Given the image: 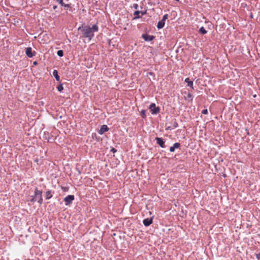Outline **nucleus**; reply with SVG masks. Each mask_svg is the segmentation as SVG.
<instances>
[{
  "label": "nucleus",
  "instance_id": "f257e3e1",
  "mask_svg": "<svg viewBox=\"0 0 260 260\" xmlns=\"http://www.w3.org/2000/svg\"><path fill=\"white\" fill-rule=\"evenodd\" d=\"M78 29L82 30L84 37L90 40L94 36V32L98 31L99 27L96 24H94L92 25V27L88 26H85L79 27Z\"/></svg>",
  "mask_w": 260,
  "mask_h": 260
},
{
  "label": "nucleus",
  "instance_id": "f03ea898",
  "mask_svg": "<svg viewBox=\"0 0 260 260\" xmlns=\"http://www.w3.org/2000/svg\"><path fill=\"white\" fill-rule=\"evenodd\" d=\"M42 194V192L36 188L35 190V197L33 198L32 200L35 201H37L40 204H41L43 201Z\"/></svg>",
  "mask_w": 260,
  "mask_h": 260
},
{
  "label": "nucleus",
  "instance_id": "7ed1b4c3",
  "mask_svg": "<svg viewBox=\"0 0 260 260\" xmlns=\"http://www.w3.org/2000/svg\"><path fill=\"white\" fill-rule=\"evenodd\" d=\"M151 113L152 114H156L159 112V108L158 107H156L155 104L154 103H152L149 107Z\"/></svg>",
  "mask_w": 260,
  "mask_h": 260
},
{
  "label": "nucleus",
  "instance_id": "20e7f679",
  "mask_svg": "<svg viewBox=\"0 0 260 260\" xmlns=\"http://www.w3.org/2000/svg\"><path fill=\"white\" fill-rule=\"evenodd\" d=\"M74 200V196L73 195H69L67 196L64 199V201L65 202L66 205H70L72 201Z\"/></svg>",
  "mask_w": 260,
  "mask_h": 260
},
{
  "label": "nucleus",
  "instance_id": "39448f33",
  "mask_svg": "<svg viewBox=\"0 0 260 260\" xmlns=\"http://www.w3.org/2000/svg\"><path fill=\"white\" fill-rule=\"evenodd\" d=\"M25 53L28 57L30 58L33 57L35 55L36 53L35 51H32V49L31 47H27L26 48Z\"/></svg>",
  "mask_w": 260,
  "mask_h": 260
},
{
  "label": "nucleus",
  "instance_id": "423d86ee",
  "mask_svg": "<svg viewBox=\"0 0 260 260\" xmlns=\"http://www.w3.org/2000/svg\"><path fill=\"white\" fill-rule=\"evenodd\" d=\"M142 38L145 41L149 42L153 40L154 37L153 36H150L145 34L142 35Z\"/></svg>",
  "mask_w": 260,
  "mask_h": 260
},
{
  "label": "nucleus",
  "instance_id": "0eeeda50",
  "mask_svg": "<svg viewBox=\"0 0 260 260\" xmlns=\"http://www.w3.org/2000/svg\"><path fill=\"white\" fill-rule=\"evenodd\" d=\"M155 140L156 141L157 144L159 145L160 147L165 148V143L161 138L156 137Z\"/></svg>",
  "mask_w": 260,
  "mask_h": 260
},
{
  "label": "nucleus",
  "instance_id": "6e6552de",
  "mask_svg": "<svg viewBox=\"0 0 260 260\" xmlns=\"http://www.w3.org/2000/svg\"><path fill=\"white\" fill-rule=\"evenodd\" d=\"M109 130V128L106 125H103L100 129L99 131V133L100 135L103 134L105 132H107Z\"/></svg>",
  "mask_w": 260,
  "mask_h": 260
},
{
  "label": "nucleus",
  "instance_id": "1a4fd4ad",
  "mask_svg": "<svg viewBox=\"0 0 260 260\" xmlns=\"http://www.w3.org/2000/svg\"><path fill=\"white\" fill-rule=\"evenodd\" d=\"M153 218L151 217L150 218H146L144 219L143 221V223L146 226H148L150 225L152 223Z\"/></svg>",
  "mask_w": 260,
  "mask_h": 260
},
{
  "label": "nucleus",
  "instance_id": "9d476101",
  "mask_svg": "<svg viewBox=\"0 0 260 260\" xmlns=\"http://www.w3.org/2000/svg\"><path fill=\"white\" fill-rule=\"evenodd\" d=\"M141 14L142 15H144V14H146V11L145 12H143V11H136L134 12V15L135 16H136L135 18L136 19H138V18H140L141 17V16H140L139 15L140 14Z\"/></svg>",
  "mask_w": 260,
  "mask_h": 260
},
{
  "label": "nucleus",
  "instance_id": "9b49d317",
  "mask_svg": "<svg viewBox=\"0 0 260 260\" xmlns=\"http://www.w3.org/2000/svg\"><path fill=\"white\" fill-rule=\"evenodd\" d=\"M180 144L179 143H175L174 144L173 146L170 148V152H174L175 151V148H178L180 146Z\"/></svg>",
  "mask_w": 260,
  "mask_h": 260
},
{
  "label": "nucleus",
  "instance_id": "f8f14e48",
  "mask_svg": "<svg viewBox=\"0 0 260 260\" xmlns=\"http://www.w3.org/2000/svg\"><path fill=\"white\" fill-rule=\"evenodd\" d=\"M165 22L161 20L157 23V27L158 29H161L164 27Z\"/></svg>",
  "mask_w": 260,
  "mask_h": 260
},
{
  "label": "nucleus",
  "instance_id": "ddd939ff",
  "mask_svg": "<svg viewBox=\"0 0 260 260\" xmlns=\"http://www.w3.org/2000/svg\"><path fill=\"white\" fill-rule=\"evenodd\" d=\"M53 75L54 76L55 79L57 81H59V80H60V77L59 76H58V72L57 70H54L53 71Z\"/></svg>",
  "mask_w": 260,
  "mask_h": 260
},
{
  "label": "nucleus",
  "instance_id": "4468645a",
  "mask_svg": "<svg viewBox=\"0 0 260 260\" xmlns=\"http://www.w3.org/2000/svg\"><path fill=\"white\" fill-rule=\"evenodd\" d=\"M185 82L187 84V86L190 87H192L193 86V82L189 80L188 78H187L185 79Z\"/></svg>",
  "mask_w": 260,
  "mask_h": 260
},
{
  "label": "nucleus",
  "instance_id": "2eb2a0df",
  "mask_svg": "<svg viewBox=\"0 0 260 260\" xmlns=\"http://www.w3.org/2000/svg\"><path fill=\"white\" fill-rule=\"evenodd\" d=\"M51 191L48 190L46 192V199H50L52 197Z\"/></svg>",
  "mask_w": 260,
  "mask_h": 260
},
{
  "label": "nucleus",
  "instance_id": "dca6fc26",
  "mask_svg": "<svg viewBox=\"0 0 260 260\" xmlns=\"http://www.w3.org/2000/svg\"><path fill=\"white\" fill-rule=\"evenodd\" d=\"M199 31L202 34H206L207 32V30L204 27H201L199 29Z\"/></svg>",
  "mask_w": 260,
  "mask_h": 260
},
{
  "label": "nucleus",
  "instance_id": "f3484780",
  "mask_svg": "<svg viewBox=\"0 0 260 260\" xmlns=\"http://www.w3.org/2000/svg\"><path fill=\"white\" fill-rule=\"evenodd\" d=\"M57 89L59 91L61 92L62 91V90L63 89V86H62V84H60L58 87H57Z\"/></svg>",
  "mask_w": 260,
  "mask_h": 260
},
{
  "label": "nucleus",
  "instance_id": "a211bd4d",
  "mask_svg": "<svg viewBox=\"0 0 260 260\" xmlns=\"http://www.w3.org/2000/svg\"><path fill=\"white\" fill-rule=\"evenodd\" d=\"M57 54L60 57L62 56L63 55V51L61 50L57 51Z\"/></svg>",
  "mask_w": 260,
  "mask_h": 260
},
{
  "label": "nucleus",
  "instance_id": "6ab92c4d",
  "mask_svg": "<svg viewBox=\"0 0 260 260\" xmlns=\"http://www.w3.org/2000/svg\"><path fill=\"white\" fill-rule=\"evenodd\" d=\"M141 114L143 118H145L146 117V111L144 110H142L141 111Z\"/></svg>",
  "mask_w": 260,
  "mask_h": 260
},
{
  "label": "nucleus",
  "instance_id": "aec40b11",
  "mask_svg": "<svg viewBox=\"0 0 260 260\" xmlns=\"http://www.w3.org/2000/svg\"><path fill=\"white\" fill-rule=\"evenodd\" d=\"M56 1L61 6H63L64 4L63 0H56Z\"/></svg>",
  "mask_w": 260,
  "mask_h": 260
},
{
  "label": "nucleus",
  "instance_id": "412c9836",
  "mask_svg": "<svg viewBox=\"0 0 260 260\" xmlns=\"http://www.w3.org/2000/svg\"><path fill=\"white\" fill-rule=\"evenodd\" d=\"M168 18V15L165 14L163 16L162 19H161L162 21H165Z\"/></svg>",
  "mask_w": 260,
  "mask_h": 260
},
{
  "label": "nucleus",
  "instance_id": "4be33fe9",
  "mask_svg": "<svg viewBox=\"0 0 260 260\" xmlns=\"http://www.w3.org/2000/svg\"><path fill=\"white\" fill-rule=\"evenodd\" d=\"M202 113L203 114H207L208 113L207 109H204L202 111Z\"/></svg>",
  "mask_w": 260,
  "mask_h": 260
},
{
  "label": "nucleus",
  "instance_id": "5701e85b",
  "mask_svg": "<svg viewBox=\"0 0 260 260\" xmlns=\"http://www.w3.org/2000/svg\"><path fill=\"white\" fill-rule=\"evenodd\" d=\"M138 5L137 4H133V8L135 9H137L138 8Z\"/></svg>",
  "mask_w": 260,
  "mask_h": 260
},
{
  "label": "nucleus",
  "instance_id": "b1692460",
  "mask_svg": "<svg viewBox=\"0 0 260 260\" xmlns=\"http://www.w3.org/2000/svg\"><path fill=\"white\" fill-rule=\"evenodd\" d=\"M63 6H64L67 9H68V8H70V6L69 4H64Z\"/></svg>",
  "mask_w": 260,
  "mask_h": 260
},
{
  "label": "nucleus",
  "instance_id": "393cba45",
  "mask_svg": "<svg viewBox=\"0 0 260 260\" xmlns=\"http://www.w3.org/2000/svg\"><path fill=\"white\" fill-rule=\"evenodd\" d=\"M178 123H177L176 122H174L173 123V126H174V127H175V128H176V127H178Z\"/></svg>",
  "mask_w": 260,
  "mask_h": 260
},
{
  "label": "nucleus",
  "instance_id": "a878e982",
  "mask_svg": "<svg viewBox=\"0 0 260 260\" xmlns=\"http://www.w3.org/2000/svg\"><path fill=\"white\" fill-rule=\"evenodd\" d=\"M256 257L258 259L260 258V252L256 254Z\"/></svg>",
  "mask_w": 260,
  "mask_h": 260
},
{
  "label": "nucleus",
  "instance_id": "bb28decb",
  "mask_svg": "<svg viewBox=\"0 0 260 260\" xmlns=\"http://www.w3.org/2000/svg\"><path fill=\"white\" fill-rule=\"evenodd\" d=\"M111 151H113V152H115L116 151V150L115 149H114V148H112L111 149Z\"/></svg>",
  "mask_w": 260,
  "mask_h": 260
},
{
  "label": "nucleus",
  "instance_id": "cd10ccee",
  "mask_svg": "<svg viewBox=\"0 0 260 260\" xmlns=\"http://www.w3.org/2000/svg\"><path fill=\"white\" fill-rule=\"evenodd\" d=\"M53 8V9H55L57 8V6H54Z\"/></svg>",
  "mask_w": 260,
  "mask_h": 260
},
{
  "label": "nucleus",
  "instance_id": "c85d7f7f",
  "mask_svg": "<svg viewBox=\"0 0 260 260\" xmlns=\"http://www.w3.org/2000/svg\"><path fill=\"white\" fill-rule=\"evenodd\" d=\"M37 63V61H35V62H34V64H36Z\"/></svg>",
  "mask_w": 260,
  "mask_h": 260
},
{
  "label": "nucleus",
  "instance_id": "c756f323",
  "mask_svg": "<svg viewBox=\"0 0 260 260\" xmlns=\"http://www.w3.org/2000/svg\"><path fill=\"white\" fill-rule=\"evenodd\" d=\"M188 97H190L191 96V94H188Z\"/></svg>",
  "mask_w": 260,
  "mask_h": 260
},
{
  "label": "nucleus",
  "instance_id": "7c9ffc66",
  "mask_svg": "<svg viewBox=\"0 0 260 260\" xmlns=\"http://www.w3.org/2000/svg\"><path fill=\"white\" fill-rule=\"evenodd\" d=\"M66 1H67V2H68V0H66Z\"/></svg>",
  "mask_w": 260,
  "mask_h": 260
}]
</instances>
